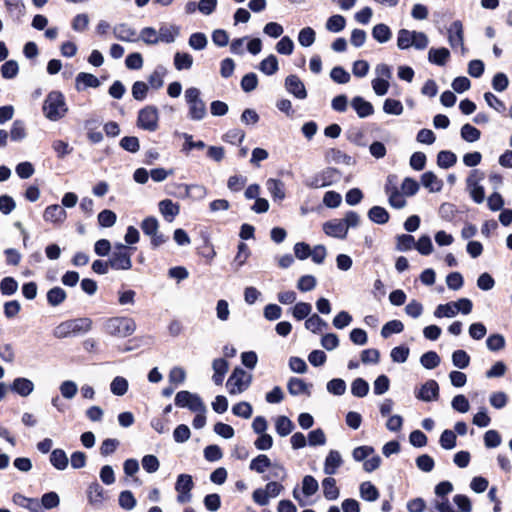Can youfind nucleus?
I'll use <instances>...</instances> for the list:
<instances>
[{
	"label": "nucleus",
	"instance_id": "50",
	"mask_svg": "<svg viewBox=\"0 0 512 512\" xmlns=\"http://www.w3.org/2000/svg\"><path fill=\"white\" fill-rule=\"evenodd\" d=\"M158 31L153 27H145L140 31L138 40H142L147 45L158 44Z\"/></svg>",
	"mask_w": 512,
	"mask_h": 512
},
{
	"label": "nucleus",
	"instance_id": "20",
	"mask_svg": "<svg viewBox=\"0 0 512 512\" xmlns=\"http://www.w3.org/2000/svg\"><path fill=\"white\" fill-rule=\"evenodd\" d=\"M99 86L100 81L93 74L80 72L75 78V88L77 91H83L86 88H97Z\"/></svg>",
	"mask_w": 512,
	"mask_h": 512
},
{
	"label": "nucleus",
	"instance_id": "46",
	"mask_svg": "<svg viewBox=\"0 0 512 512\" xmlns=\"http://www.w3.org/2000/svg\"><path fill=\"white\" fill-rule=\"evenodd\" d=\"M18 290V282L10 276L4 277L0 281V292L4 296H11Z\"/></svg>",
	"mask_w": 512,
	"mask_h": 512
},
{
	"label": "nucleus",
	"instance_id": "59",
	"mask_svg": "<svg viewBox=\"0 0 512 512\" xmlns=\"http://www.w3.org/2000/svg\"><path fill=\"white\" fill-rule=\"evenodd\" d=\"M403 105L399 100L388 98L384 101L383 111L390 115H401L403 113Z\"/></svg>",
	"mask_w": 512,
	"mask_h": 512
},
{
	"label": "nucleus",
	"instance_id": "64",
	"mask_svg": "<svg viewBox=\"0 0 512 512\" xmlns=\"http://www.w3.org/2000/svg\"><path fill=\"white\" fill-rule=\"evenodd\" d=\"M235 416L249 419L252 416L253 409L250 403L242 401L232 407Z\"/></svg>",
	"mask_w": 512,
	"mask_h": 512
},
{
	"label": "nucleus",
	"instance_id": "36",
	"mask_svg": "<svg viewBox=\"0 0 512 512\" xmlns=\"http://www.w3.org/2000/svg\"><path fill=\"white\" fill-rule=\"evenodd\" d=\"M50 463L58 470H65L68 466V457L65 451L54 449L50 455Z\"/></svg>",
	"mask_w": 512,
	"mask_h": 512
},
{
	"label": "nucleus",
	"instance_id": "41",
	"mask_svg": "<svg viewBox=\"0 0 512 512\" xmlns=\"http://www.w3.org/2000/svg\"><path fill=\"white\" fill-rule=\"evenodd\" d=\"M288 391L291 395L297 396L300 394L308 393L309 386L300 378L293 377L289 380L287 385Z\"/></svg>",
	"mask_w": 512,
	"mask_h": 512
},
{
	"label": "nucleus",
	"instance_id": "32",
	"mask_svg": "<svg viewBox=\"0 0 512 512\" xmlns=\"http://www.w3.org/2000/svg\"><path fill=\"white\" fill-rule=\"evenodd\" d=\"M267 189L274 200H283L285 198L284 184L278 179H268L266 182Z\"/></svg>",
	"mask_w": 512,
	"mask_h": 512
},
{
	"label": "nucleus",
	"instance_id": "2",
	"mask_svg": "<svg viewBox=\"0 0 512 512\" xmlns=\"http://www.w3.org/2000/svg\"><path fill=\"white\" fill-rule=\"evenodd\" d=\"M92 327L89 318H77L60 323L53 331L54 337L58 339L67 338L71 335L87 333Z\"/></svg>",
	"mask_w": 512,
	"mask_h": 512
},
{
	"label": "nucleus",
	"instance_id": "12",
	"mask_svg": "<svg viewBox=\"0 0 512 512\" xmlns=\"http://www.w3.org/2000/svg\"><path fill=\"white\" fill-rule=\"evenodd\" d=\"M7 14L14 23H21L26 13V6L23 0H3Z\"/></svg>",
	"mask_w": 512,
	"mask_h": 512
},
{
	"label": "nucleus",
	"instance_id": "49",
	"mask_svg": "<svg viewBox=\"0 0 512 512\" xmlns=\"http://www.w3.org/2000/svg\"><path fill=\"white\" fill-rule=\"evenodd\" d=\"M369 392V384L363 378H356L351 384V393L355 397H365Z\"/></svg>",
	"mask_w": 512,
	"mask_h": 512
},
{
	"label": "nucleus",
	"instance_id": "47",
	"mask_svg": "<svg viewBox=\"0 0 512 512\" xmlns=\"http://www.w3.org/2000/svg\"><path fill=\"white\" fill-rule=\"evenodd\" d=\"M128 386V381L124 377L116 376L110 384V390L116 396H123L128 391Z\"/></svg>",
	"mask_w": 512,
	"mask_h": 512
},
{
	"label": "nucleus",
	"instance_id": "24",
	"mask_svg": "<svg viewBox=\"0 0 512 512\" xmlns=\"http://www.w3.org/2000/svg\"><path fill=\"white\" fill-rule=\"evenodd\" d=\"M342 463L343 460L340 453L336 450H331L325 459L324 473L326 475H334Z\"/></svg>",
	"mask_w": 512,
	"mask_h": 512
},
{
	"label": "nucleus",
	"instance_id": "25",
	"mask_svg": "<svg viewBox=\"0 0 512 512\" xmlns=\"http://www.w3.org/2000/svg\"><path fill=\"white\" fill-rule=\"evenodd\" d=\"M180 34V27L177 25H162L158 31V43H173Z\"/></svg>",
	"mask_w": 512,
	"mask_h": 512
},
{
	"label": "nucleus",
	"instance_id": "17",
	"mask_svg": "<svg viewBox=\"0 0 512 512\" xmlns=\"http://www.w3.org/2000/svg\"><path fill=\"white\" fill-rule=\"evenodd\" d=\"M113 34L116 39L124 42H135L138 40L137 32L126 23H120L113 27Z\"/></svg>",
	"mask_w": 512,
	"mask_h": 512
},
{
	"label": "nucleus",
	"instance_id": "6",
	"mask_svg": "<svg viewBox=\"0 0 512 512\" xmlns=\"http://www.w3.org/2000/svg\"><path fill=\"white\" fill-rule=\"evenodd\" d=\"M131 248L122 243L115 245L109 256V264L114 270H129L132 267Z\"/></svg>",
	"mask_w": 512,
	"mask_h": 512
},
{
	"label": "nucleus",
	"instance_id": "61",
	"mask_svg": "<svg viewBox=\"0 0 512 512\" xmlns=\"http://www.w3.org/2000/svg\"><path fill=\"white\" fill-rule=\"evenodd\" d=\"M117 220L116 214L109 209H105L98 214V223L101 227L110 228Z\"/></svg>",
	"mask_w": 512,
	"mask_h": 512
},
{
	"label": "nucleus",
	"instance_id": "11",
	"mask_svg": "<svg viewBox=\"0 0 512 512\" xmlns=\"http://www.w3.org/2000/svg\"><path fill=\"white\" fill-rule=\"evenodd\" d=\"M285 88L297 99L304 100L307 97L305 85L297 75L292 74L286 77Z\"/></svg>",
	"mask_w": 512,
	"mask_h": 512
},
{
	"label": "nucleus",
	"instance_id": "27",
	"mask_svg": "<svg viewBox=\"0 0 512 512\" xmlns=\"http://www.w3.org/2000/svg\"><path fill=\"white\" fill-rule=\"evenodd\" d=\"M450 58V52L447 48H431L428 52L429 62L438 66H444Z\"/></svg>",
	"mask_w": 512,
	"mask_h": 512
},
{
	"label": "nucleus",
	"instance_id": "10",
	"mask_svg": "<svg viewBox=\"0 0 512 512\" xmlns=\"http://www.w3.org/2000/svg\"><path fill=\"white\" fill-rule=\"evenodd\" d=\"M416 398L424 401H435L439 397V385L435 380L426 381L415 394Z\"/></svg>",
	"mask_w": 512,
	"mask_h": 512
},
{
	"label": "nucleus",
	"instance_id": "60",
	"mask_svg": "<svg viewBox=\"0 0 512 512\" xmlns=\"http://www.w3.org/2000/svg\"><path fill=\"white\" fill-rule=\"evenodd\" d=\"M193 64V58L188 53L177 52L174 56V65L177 70L190 69Z\"/></svg>",
	"mask_w": 512,
	"mask_h": 512
},
{
	"label": "nucleus",
	"instance_id": "16",
	"mask_svg": "<svg viewBox=\"0 0 512 512\" xmlns=\"http://www.w3.org/2000/svg\"><path fill=\"white\" fill-rule=\"evenodd\" d=\"M10 390L21 397H27L34 391V383L25 377H17L10 385Z\"/></svg>",
	"mask_w": 512,
	"mask_h": 512
},
{
	"label": "nucleus",
	"instance_id": "34",
	"mask_svg": "<svg viewBox=\"0 0 512 512\" xmlns=\"http://www.w3.org/2000/svg\"><path fill=\"white\" fill-rule=\"evenodd\" d=\"M372 37L379 43H386L391 39L392 32L386 24L380 23L373 27Z\"/></svg>",
	"mask_w": 512,
	"mask_h": 512
},
{
	"label": "nucleus",
	"instance_id": "29",
	"mask_svg": "<svg viewBox=\"0 0 512 512\" xmlns=\"http://www.w3.org/2000/svg\"><path fill=\"white\" fill-rule=\"evenodd\" d=\"M421 183L430 192H438L442 188V181L431 171L422 174Z\"/></svg>",
	"mask_w": 512,
	"mask_h": 512
},
{
	"label": "nucleus",
	"instance_id": "23",
	"mask_svg": "<svg viewBox=\"0 0 512 512\" xmlns=\"http://www.w3.org/2000/svg\"><path fill=\"white\" fill-rule=\"evenodd\" d=\"M351 106L360 118H366L374 113L373 105L361 96L354 97Z\"/></svg>",
	"mask_w": 512,
	"mask_h": 512
},
{
	"label": "nucleus",
	"instance_id": "40",
	"mask_svg": "<svg viewBox=\"0 0 512 512\" xmlns=\"http://www.w3.org/2000/svg\"><path fill=\"white\" fill-rule=\"evenodd\" d=\"M66 297V292L61 287H53L47 292V301L53 307L63 303Z\"/></svg>",
	"mask_w": 512,
	"mask_h": 512
},
{
	"label": "nucleus",
	"instance_id": "3",
	"mask_svg": "<svg viewBox=\"0 0 512 512\" xmlns=\"http://www.w3.org/2000/svg\"><path fill=\"white\" fill-rule=\"evenodd\" d=\"M104 329L111 336L125 338L135 332L136 323L129 317H112L106 320Z\"/></svg>",
	"mask_w": 512,
	"mask_h": 512
},
{
	"label": "nucleus",
	"instance_id": "13",
	"mask_svg": "<svg viewBox=\"0 0 512 512\" xmlns=\"http://www.w3.org/2000/svg\"><path fill=\"white\" fill-rule=\"evenodd\" d=\"M324 232L331 237L344 239L348 233L347 225L342 219H333L323 225Z\"/></svg>",
	"mask_w": 512,
	"mask_h": 512
},
{
	"label": "nucleus",
	"instance_id": "7",
	"mask_svg": "<svg viewBox=\"0 0 512 512\" xmlns=\"http://www.w3.org/2000/svg\"><path fill=\"white\" fill-rule=\"evenodd\" d=\"M251 380V374L236 367L228 378L226 386L230 394L236 395L244 392L250 386Z\"/></svg>",
	"mask_w": 512,
	"mask_h": 512
},
{
	"label": "nucleus",
	"instance_id": "31",
	"mask_svg": "<svg viewBox=\"0 0 512 512\" xmlns=\"http://www.w3.org/2000/svg\"><path fill=\"white\" fill-rule=\"evenodd\" d=\"M322 488L323 495L327 500H336L339 497V489L334 478L326 477L322 481Z\"/></svg>",
	"mask_w": 512,
	"mask_h": 512
},
{
	"label": "nucleus",
	"instance_id": "28",
	"mask_svg": "<svg viewBox=\"0 0 512 512\" xmlns=\"http://www.w3.org/2000/svg\"><path fill=\"white\" fill-rule=\"evenodd\" d=\"M360 497L368 502H374L379 498V491L375 485L369 481L362 482L359 487Z\"/></svg>",
	"mask_w": 512,
	"mask_h": 512
},
{
	"label": "nucleus",
	"instance_id": "52",
	"mask_svg": "<svg viewBox=\"0 0 512 512\" xmlns=\"http://www.w3.org/2000/svg\"><path fill=\"white\" fill-rule=\"evenodd\" d=\"M346 20L342 15H333L326 22V29L333 33H338L345 28Z\"/></svg>",
	"mask_w": 512,
	"mask_h": 512
},
{
	"label": "nucleus",
	"instance_id": "35",
	"mask_svg": "<svg viewBox=\"0 0 512 512\" xmlns=\"http://www.w3.org/2000/svg\"><path fill=\"white\" fill-rule=\"evenodd\" d=\"M279 69L277 57L273 54L263 59L259 64V70L265 75L271 76Z\"/></svg>",
	"mask_w": 512,
	"mask_h": 512
},
{
	"label": "nucleus",
	"instance_id": "22",
	"mask_svg": "<svg viewBox=\"0 0 512 512\" xmlns=\"http://www.w3.org/2000/svg\"><path fill=\"white\" fill-rule=\"evenodd\" d=\"M88 501L94 507H100L105 499V491L98 482H92L87 489Z\"/></svg>",
	"mask_w": 512,
	"mask_h": 512
},
{
	"label": "nucleus",
	"instance_id": "8",
	"mask_svg": "<svg viewBox=\"0 0 512 512\" xmlns=\"http://www.w3.org/2000/svg\"><path fill=\"white\" fill-rule=\"evenodd\" d=\"M175 405L187 408L192 412H206L207 408L198 394L186 390L179 391L175 396Z\"/></svg>",
	"mask_w": 512,
	"mask_h": 512
},
{
	"label": "nucleus",
	"instance_id": "58",
	"mask_svg": "<svg viewBox=\"0 0 512 512\" xmlns=\"http://www.w3.org/2000/svg\"><path fill=\"white\" fill-rule=\"evenodd\" d=\"M452 363L459 369H465L469 366L470 356L464 350H456L452 354Z\"/></svg>",
	"mask_w": 512,
	"mask_h": 512
},
{
	"label": "nucleus",
	"instance_id": "19",
	"mask_svg": "<svg viewBox=\"0 0 512 512\" xmlns=\"http://www.w3.org/2000/svg\"><path fill=\"white\" fill-rule=\"evenodd\" d=\"M159 211L164 219L171 223L174 218L180 213V206L177 203H174L170 199L161 200L158 203Z\"/></svg>",
	"mask_w": 512,
	"mask_h": 512
},
{
	"label": "nucleus",
	"instance_id": "62",
	"mask_svg": "<svg viewBox=\"0 0 512 512\" xmlns=\"http://www.w3.org/2000/svg\"><path fill=\"white\" fill-rule=\"evenodd\" d=\"M19 72V66L17 61L9 60L1 66V75L5 79H13Z\"/></svg>",
	"mask_w": 512,
	"mask_h": 512
},
{
	"label": "nucleus",
	"instance_id": "53",
	"mask_svg": "<svg viewBox=\"0 0 512 512\" xmlns=\"http://www.w3.org/2000/svg\"><path fill=\"white\" fill-rule=\"evenodd\" d=\"M456 433L452 430L446 429L442 432L439 443L445 450H451L456 446Z\"/></svg>",
	"mask_w": 512,
	"mask_h": 512
},
{
	"label": "nucleus",
	"instance_id": "18",
	"mask_svg": "<svg viewBox=\"0 0 512 512\" xmlns=\"http://www.w3.org/2000/svg\"><path fill=\"white\" fill-rule=\"evenodd\" d=\"M448 42L452 48L462 46L464 42V32L461 21H454L448 28Z\"/></svg>",
	"mask_w": 512,
	"mask_h": 512
},
{
	"label": "nucleus",
	"instance_id": "30",
	"mask_svg": "<svg viewBox=\"0 0 512 512\" xmlns=\"http://www.w3.org/2000/svg\"><path fill=\"white\" fill-rule=\"evenodd\" d=\"M368 218L379 225H383L389 221L388 211L381 206H373L368 211Z\"/></svg>",
	"mask_w": 512,
	"mask_h": 512
},
{
	"label": "nucleus",
	"instance_id": "39",
	"mask_svg": "<svg viewBox=\"0 0 512 512\" xmlns=\"http://www.w3.org/2000/svg\"><path fill=\"white\" fill-rule=\"evenodd\" d=\"M413 31L400 29L397 34V47L406 50L413 47Z\"/></svg>",
	"mask_w": 512,
	"mask_h": 512
},
{
	"label": "nucleus",
	"instance_id": "51",
	"mask_svg": "<svg viewBox=\"0 0 512 512\" xmlns=\"http://www.w3.org/2000/svg\"><path fill=\"white\" fill-rule=\"evenodd\" d=\"M404 330V325L400 320L388 321L381 329V336L388 338L394 333H401Z\"/></svg>",
	"mask_w": 512,
	"mask_h": 512
},
{
	"label": "nucleus",
	"instance_id": "44",
	"mask_svg": "<svg viewBox=\"0 0 512 512\" xmlns=\"http://www.w3.org/2000/svg\"><path fill=\"white\" fill-rule=\"evenodd\" d=\"M140 227L146 236H155V233L159 231V221L157 218L149 216L143 219Z\"/></svg>",
	"mask_w": 512,
	"mask_h": 512
},
{
	"label": "nucleus",
	"instance_id": "42",
	"mask_svg": "<svg viewBox=\"0 0 512 512\" xmlns=\"http://www.w3.org/2000/svg\"><path fill=\"white\" fill-rule=\"evenodd\" d=\"M457 315V306L454 302H449L446 304H440L436 307L434 311V316L436 318H452Z\"/></svg>",
	"mask_w": 512,
	"mask_h": 512
},
{
	"label": "nucleus",
	"instance_id": "5",
	"mask_svg": "<svg viewBox=\"0 0 512 512\" xmlns=\"http://www.w3.org/2000/svg\"><path fill=\"white\" fill-rule=\"evenodd\" d=\"M200 94V90L196 87H190L185 91V100L189 106V117L195 121L202 120L207 114L206 105Z\"/></svg>",
	"mask_w": 512,
	"mask_h": 512
},
{
	"label": "nucleus",
	"instance_id": "21",
	"mask_svg": "<svg viewBox=\"0 0 512 512\" xmlns=\"http://www.w3.org/2000/svg\"><path fill=\"white\" fill-rule=\"evenodd\" d=\"M12 501L15 505L25 508L30 512H41V504L37 498H29L20 493H15L12 496Z\"/></svg>",
	"mask_w": 512,
	"mask_h": 512
},
{
	"label": "nucleus",
	"instance_id": "4",
	"mask_svg": "<svg viewBox=\"0 0 512 512\" xmlns=\"http://www.w3.org/2000/svg\"><path fill=\"white\" fill-rule=\"evenodd\" d=\"M341 176L342 174L338 169L328 167L307 178L304 181V184L306 187L311 189L324 188L339 182L341 180Z\"/></svg>",
	"mask_w": 512,
	"mask_h": 512
},
{
	"label": "nucleus",
	"instance_id": "63",
	"mask_svg": "<svg viewBox=\"0 0 512 512\" xmlns=\"http://www.w3.org/2000/svg\"><path fill=\"white\" fill-rule=\"evenodd\" d=\"M396 241V249L401 252L411 250L415 245L414 237L409 234L397 236Z\"/></svg>",
	"mask_w": 512,
	"mask_h": 512
},
{
	"label": "nucleus",
	"instance_id": "56",
	"mask_svg": "<svg viewBox=\"0 0 512 512\" xmlns=\"http://www.w3.org/2000/svg\"><path fill=\"white\" fill-rule=\"evenodd\" d=\"M316 34L311 27H305L298 34V42L303 47H310L315 42Z\"/></svg>",
	"mask_w": 512,
	"mask_h": 512
},
{
	"label": "nucleus",
	"instance_id": "9",
	"mask_svg": "<svg viewBox=\"0 0 512 512\" xmlns=\"http://www.w3.org/2000/svg\"><path fill=\"white\" fill-rule=\"evenodd\" d=\"M159 113L155 106H146L138 113L137 125L146 131H156L158 129Z\"/></svg>",
	"mask_w": 512,
	"mask_h": 512
},
{
	"label": "nucleus",
	"instance_id": "57",
	"mask_svg": "<svg viewBox=\"0 0 512 512\" xmlns=\"http://www.w3.org/2000/svg\"><path fill=\"white\" fill-rule=\"evenodd\" d=\"M319 489L317 480L311 476L306 475L302 480V492L305 496L309 497L314 495Z\"/></svg>",
	"mask_w": 512,
	"mask_h": 512
},
{
	"label": "nucleus",
	"instance_id": "15",
	"mask_svg": "<svg viewBox=\"0 0 512 512\" xmlns=\"http://www.w3.org/2000/svg\"><path fill=\"white\" fill-rule=\"evenodd\" d=\"M177 187L184 189L183 197L195 201L203 200L208 193L206 187L200 184H177Z\"/></svg>",
	"mask_w": 512,
	"mask_h": 512
},
{
	"label": "nucleus",
	"instance_id": "33",
	"mask_svg": "<svg viewBox=\"0 0 512 512\" xmlns=\"http://www.w3.org/2000/svg\"><path fill=\"white\" fill-rule=\"evenodd\" d=\"M293 422L286 416H278L275 420L276 432L279 436H288L294 429Z\"/></svg>",
	"mask_w": 512,
	"mask_h": 512
},
{
	"label": "nucleus",
	"instance_id": "55",
	"mask_svg": "<svg viewBox=\"0 0 512 512\" xmlns=\"http://www.w3.org/2000/svg\"><path fill=\"white\" fill-rule=\"evenodd\" d=\"M305 327L313 333H319L327 327V323L319 315L313 314L305 321Z\"/></svg>",
	"mask_w": 512,
	"mask_h": 512
},
{
	"label": "nucleus",
	"instance_id": "1",
	"mask_svg": "<svg viewBox=\"0 0 512 512\" xmlns=\"http://www.w3.org/2000/svg\"><path fill=\"white\" fill-rule=\"evenodd\" d=\"M42 109L45 117L50 121L60 120L68 111L65 97L59 91H52L46 96Z\"/></svg>",
	"mask_w": 512,
	"mask_h": 512
},
{
	"label": "nucleus",
	"instance_id": "38",
	"mask_svg": "<svg viewBox=\"0 0 512 512\" xmlns=\"http://www.w3.org/2000/svg\"><path fill=\"white\" fill-rule=\"evenodd\" d=\"M271 461L265 454H260L250 462L249 468L257 473H264L270 466Z\"/></svg>",
	"mask_w": 512,
	"mask_h": 512
},
{
	"label": "nucleus",
	"instance_id": "45",
	"mask_svg": "<svg viewBox=\"0 0 512 512\" xmlns=\"http://www.w3.org/2000/svg\"><path fill=\"white\" fill-rule=\"evenodd\" d=\"M441 362L439 355L435 351H428L420 357L421 365L426 369H434Z\"/></svg>",
	"mask_w": 512,
	"mask_h": 512
},
{
	"label": "nucleus",
	"instance_id": "54",
	"mask_svg": "<svg viewBox=\"0 0 512 512\" xmlns=\"http://www.w3.org/2000/svg\"><path fill=\"white\" fill-rule=\"evenodd\" d=\"M59 390H60L61 395L65 399L71 400L76 396V394L78 392V386L72 380H65L60 384Z\"/></svg>",
	"mask_w": 512,
	"mask_h": 512
},
{
	"label": "nucleus",
	"instance_id": "37",
	"mask_svg": "<svg viewBox=\"0 0 512 512\" xmlns=\"http://www.w3.org/2000/svg\"><path fill=\"white\" fill-rule=\"evenodd\" d=\"M457 162V156L452 151L442 150L437 155V165L440 168L448 169Z\"/></svg>",
	"mask_w": 512,
	"mask_h": 512
},
{
	"label": "nucleus",
	"instance_id": "26",
	"mask_svg": "<svg viewBox=\"0 0 512 512\" xmlns=\"http://www.w3.org/2000/svg\"><path fill=\"white\" fill-rule=\"evenodd\" d=\"M212 368L214 371V374L212 376L213 382L216 385H221L229 368L228 362L223 358L214 359L212 363Z\"/></svg>",
	"mask_w": 512,
	"mask_h": 512
},
{
	"label": "nucleus",
	"instance_id": "43",
	"mask_svg": "<svg viewBox=\"0 0 512 512\" xmlns=\"http://www.w3.org/2000/svg\"><path fill=\"white\" fill-rule=\"evenodd\" d=\"M463 140L469 143L476 142L480 139L481 132L471 124H464L460 131Z\"/></svg>",
	"mask_w": 512,
	"mask_h": 512
},
{
	"label": "nucleus",
	"instance_id": "48",
	"mask_svg": "<svg viewBox=\"0 0 512 512\" xmlns=\"http://www.w3.org/2000/svg\"><path fill=\"white\" fill-rule=\"evenodd\" d=\"M194 487L192 476L189 474H180L175 483L177 492H191Z\"/></svg>",
	"mask_w": 512,
	"mask_h": 512
},
{
	"label": "nucleus",
	"instance_id": "14",
	"mask_svg": "<svg viewBox=\"0 0 512 512\" xmlns=\"http://www.w3.org/2000/svg\"><path fill=\"white\" fill-rule=\"evenodd\" d=\"M67 217V213L65 209L58 205H50L47 206L43 213V218L46 222H50L53 224H61L65 221Z\"/></svg>",
	"mask_w": 512,
	"mask_h": 512
}]
</instances>
